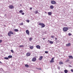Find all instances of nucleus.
Here are the masks:
<instances>
[{"label":"nucleus","mask_w":73,"mask_h":73,"mask_svg":"<svg viewBox=\"0 0 73 73\" xmlns=\"http://www.w3.org/2000/svg\"><path fill=\"white\" fill-rule=\"evenodd\" d=\"M55 40H57V38H55Z\"/></svg>","instance_id":"obj_42"},{"label":"nucleus","mask_w":73,"mask_h":73,"mask_svg":"<svg viewBox=\"0 0 73 73\" xmlns=\"http://www.w3.org/2000/svg\"><path fill=\"white\" fill-rule=\"evenodd\" d=\"M50 8L51 9H52L54 8V7H53V6L51 5L50 6Z\"/></svg>","instance_id":"obj_12"},{"label":"nucleus","mask_w":73,"mask_h":73,"mask_svg":"<svg viewBox=\"0 0 73 73\" xmlns=\"http://www.w3.org/2000/svg\"><path fill=\"white\" fill-rule=\"evenodd\" d=\"M8 58H12V56L11 55H9L8 56Z\"/></svg>","instance_id":"obj_18"},{"label":"nucleus","mask_w":73,"mask_h":73,"mask_svg":"<svg viewBox=\"0 0 73 73\" xmlns=\"http://www.w3.org/2000/svg\"><path fill=\"white\" fill-rule=\"evenodd\" d=\"M26 55L27 57L30 56H31V53L29 52H28L26 54Z\"/></svg>","instance_id":"obj_7"},{"label":"nucleus","mask_w":73,"mask_h":73,"mask_svg":"<svg viewBox=\"0 0 73 73\" xmlns=\"http://www.w3.org/2000/svg\"><path fill=\"white\" fill-rule=\"evenodd\" d=\"M9 9H14V8H15L14 6L12 5H10L9 6Z\"/></svg>","instance_id":"obj_2"},{"label":"nucleus","mask_w":73,"mask_h":73,"mask_svg":"<svg viewBox=\"0 0 73 73\" xmlns=\"http://www.w3.org/2000/svg\"><path fill=\"white\" fill-rule=\"evenodd\" d=\"M14 32H18L19 31V30L18 29H14Z\"/></svg>","instance_id":"obj_17"},{"label":"nucleus","mask_w":73,"mask_h":73,"mask_svg":"<svg viewBox=\"0 0 73 73\" xmlns=\"http://www.w3.org/2000/svg\"><path fill=\"white\" fill-rule=\"evenodd\" d=\"M4 59H6V60H8L9 59L8 57H5Z\"/></svg>","instance_id":"obj_27"},{"label":"nucleus","mask_w":73,"mask_h":73,"mask_svg":"<svg viewBox=\"0 0 73 73\" xmlns=\"http://www.w3.org/2000/svg\"><path fill=\"white\" fill-rule=\"evenodd\" d=\"M27 23H29V20H27Z\"/></svg>","instance_id":"obj_32"},{"label":"nucleus","mask_w":73,"mask_h":73,"mask_svg":"<svg viewBox=\"0 0 73 73\" xmlns=\"http://www.w3.org/2000/svg\"><path fill=\"white\" fill-rule=\"evenodd\" d=\"M68 61H69V60H66V62H68Z\"/></svg>","instance_id":"obj_41"},{"label":"nucleus","mask_w":73,"mask_h":73,"mask_svg":"<svg viewBox=\"0 0 73 73\" xmlns=\"http://www.w3.org/2000/svg\"><path fill=\"white\" fill-rule=\"evenodd\" d=\"M33 48V46H31L30 47V49H32Z\"/></svg>","instance_id":"obj_21"},{"label":"nucleus","mask_w":73,"mask_h":73,"mask_svg":"<svg viewBox=\"0 0 73 73\" xmlns=\"http://www.w3.org/2000/svg\"><path fill=\"white\" fill-rule=\"evenodd\" d=\"M21 15H24V13H21Z\"/></svg>","instance_id":"obj_35"},{"label":"nucleus","mask_w":73,"mask_h":73,"mask_svg":"<svg viewBox=\"0 0 73 73\" xmlns=\"http://www.w3.org/2000/svg\"><path fill=\"white\" fill-rule=\"evenodd\" d=\"M51 37L52 38H54V36L52 35L51 36Z\"/></svg>","instance_id":"obj_30"},{"label":"nucleus","mask_w":73,"mask_h":73,"mask_svg":"<svg viewBox=\"0 0 73 73\" xmlns=\"http://www.w3.org/2000/svg\"><path fill=\"white\" fill-rule=\"evenodd\" d=\"M26 32L27 35H29V31L28 30H26Z\"/></svg>","instance_id":"obj_6"},{"label":"nucleus","mask_w":73,"mask_h":73,"mask_svg":"<svg viewBox=\"0 0 73 73\" xmlns=\"http://www.w3.org/2000/svg\"><path fill=\"white\" fill-rule=\"evenodd\" d=\"M20 47H23L24 46L23 45H20Z\"/></svg>","instance_id":"obj_34"},{"label":"nucleus","mask_w":73,"mask_h":73,"mask_svg":"<svg viewBox=\"0 0 73 73\" xmlns=\"http://www.w3.org/2000/svg\"><path fill=\"white\" fill-rule=\"evenodd\" d=\"M71 72H73V69H71Z\"/></svg>","instance_id":"obj_36"},{"label":"nucleus","mask_w":73,"mask_h":73,"mask_svg":"<svg viewBox=\"0 0 73 73\" xmlns=\"http://www.w3.org/2000/svg\"><path fill=\"white\" fill-rule=\"evenodd\" d=\"M69 67H72V66L71 65H69Z\"/></svg>","instance_id":"obj_43"},{"label":"nucleus","mask_w":73,"mask_h":73,"mask_svg":"<svg viewBox=\"0 0 73 73\" xmlns=\"http://www.w3.org/2000/svg\"><path fill=\"white\" fill-rule=\"evenodd\" d=\"M68 30V28L65 27L63 28V31L64 32H66Z\"/></svg>","instance_id":"obj_4"},{"label":"nucleus","mask_w":73,"mask_h":73,"mask_svg":"<svg viewBox=\"0 0 73 73\" xmlns=\"http://www.w3.org/2000/svg\"><path fill=\"white\" fill-rule=\"evenodd\" d=\"M11 52L13 53H14V52L13 51V50H11Z\"/></svg>","instance_id":"obj_31"},{"label":"nucleus","mask_w":73,"mask_h":73,"mask_svg":"<svg viewBox=\"0 0 73 73\" xmlns=\"http://www.w3.org/2000/svg\"><path fill=\"white\" fill-rule=\"evenodd\" d=\"M25 66L26 68H28L29 67V66L27 64H25Z\"/></svg>","instance_id":"obj_23"},{"label":"nucleus","mask_w":73,"mask_h":73,"mask_svg":"<svg viewBox=\"0 0 73 73\" xmlns=\"http://www.w3.org/2000/svg\"><path fill=\"white\" fill-rule=\"evenodd\" d=\"M68 36H71L72 35V34H71V33H69L68 34Z\"/></svg>","instance_id":"obj_29"},{"label":"nucleus","mask_w":73,"mask_h":73,"mask_svg":"<svg viewBox=\"0 0 73 73\" xmlns=\"http://www.w3.org/2000/svg\"><path fill=\"white\" fill-rule=\"evenodd\" d=\"M64 72L65 73H68V70H64Z\"/></svg>","instance_id":"obj_22"},{"label":"nucleus","mask_w":73,"mask_h":73,"mask_svg":"<svg viewBox=\"0 0 73 73\" xmlns=\"http://www.w3.org/2000/svg\"><path fill=\"white\" fill-rule=\"evenodd\" d=\"M54 60V58H52L51 59V60Z\"/></svg>","instance_id":"obj_40"},{"label":"nucleus","mask_w":73,"mask_h":73,"mask_svg":"<svg viewBox=\"0 0 73 73\" xmlns=\"http://www.w3.org/2000/svg\"><path fill=\"white\" fill-rule=\"evenodd\" d=\"M70 46V43H69L68 44H66V46Z\"/></svg>","instance_id":"obj_10"},{"label":"nucleus","mask_w":73,"mask_h":73,"mask_svg":"<svg viewBox=\"0 0 73 73\" xmlns=\"http://www.w3.org/2000/svg\"><path fill=\"white\" fill-rule=\"evenodd\" d=\"M30 10H32V8L31 7V8H30Z\"/></svg>","instance_id":"obj_38"},{"label":"nucleus","mask_w":73,"mask_h":73,"mask_svg":"<svg viewBox=\"0 0 73 73\" xmlns=\"http://www.w3.org/2000/svg\"><path fill=\"white\" fill-rule=\"evenodd\" d=\"M68 57L69 58V59H73V56H68Z\"/></svg>","instance_id":"obj_11"},{"label":"nucleus","mask_w":73,"mask_h":73,"mask_svg":"<svg viewBox=\"0 0 73 73\" xmlns=\"http://www.w3.org/2000/svg\"><path fill=\"white\" fill-rule=\"evenodd\" d=\"M43 40H45V38H43Z\"/></svg>","instance_id":"obj_44"},{"label":"nucleus","mask_w":73,"mask_h":73,"mask_svg":"<svg viewBox=\"0 0 73 73\" xmlns=\"http://www.w3.org/2000/svg\"><path fill=\"white\" fill-rule=\"evenodd\" d=\"M39 25L41 26V28H44V27H45V25H44V23H40L39 24Z\"/></svg>","instance_id":"obj_3"},{"label":"nucleus","mask_w":73,"mask_h":73,"mask_svg":"<svg viewBox=\"0 0 73 73\" xmlns=\"http://www.w3.org/2000/svg\"><path fill=\"white\" fill-rule=\"evenodd\" d=\"M59 64H60V65H63L64 63L60 61L59 62Z\"/></svg>","instance_id":"obj_14"},{"label":"nucleus","mask_w":73,"mask_h":73,"mask_svg":"<svg viewBox=\"0 0 73 73\" xmlns=\"http://www.w3.org/2000/svg\"><path fill=\"white\" fill-rule=\"evenodd\" d=\"M0 63H1V64H2V63L1 61H0Z\"/></svg>","instance_id":"obj_45"},{"label":"nucleus","mask_w":73,"mask_h":73,"mask_svg":"<svg viewBox=\"0 0 73 73\" xmlns=\"http://www.w3.org/2000/svg\"><path fill=\"white\" fill-rule=\"evenodd\" d=\"M48 15L49 16H51V15H52V12H48Z\"/></svg>","instance_id":"obj_16"},{"label":"nucleus","mask_w":73,"mask_h":73,"mask_svg":"<svg viewBox=\"0 0 73 73\" xmlns=\"http://www.w3.org/2000/svg\"><path fill=\"white\" fill-rule=\"evenodd\" d=\"M45 53H46V54H47L48 53V51H45Z\"/></svg>","instance_id":"obj_33"},{"label":"nucleus","mask_w":73,"mask_h":73,"mask_svg":"<svg viewBox=\"0 0 73 73\" xmlns=\"http://www.w3.org/2000/svg\"><path fill=\"white\" fill-rule=\"evenodd\" d=\"M36 69H38V70H41V68H36Z\"/></svg>","instance_id":"obj_26"},{"label":"nucleus","mask_w":73,"mask_h":73,"mask_svg":"<svg viewBox=\"0 0 73 73\" xmlns=\"http://www.w3.org/2000/svg\"><path fill=\"white\" fill-rule=\"evenodd\" d=\"M32 61L35 62L36 61V58H33L32 59Z\"/></svg>","instance_id":"obj_9"},{"label":"nucleus","mask_w":73,"mask_h":73,"mask_svg":"<svg viewBox=\"0 0 73 73\" xmlns=\"http://www.w3.org/2000/svg\"><path fill=\"white\" fill-rule=\"evenodd\" d=\"M34 13H35V14H37V13H38V12L37 10H36L34 11Z\"/></svg>","instance_id":"obj_15"},{"label":"nucleus","mask_w":73,"mask_h":73,"mask_svg":"<svg viewBox=\"0 0 73 73\" xmlns=\"http://www.w3.org/2000/svg\"><path fill=\"white\" fill-rule=\"evenodd\" d=\"M0 71H1V72H3V71H4V70H3V69L2 68H1L0 69Z\"/></svg>","instance_id":"obj_24"},{"label":"nucleus","mask_w":73,"mask_h":73,"mask_svg":"<svg viewBox=\"0 0 73 73\" xmlns=\"http://www.w3.org/2000/svg\"><path fill=\"white\" fill-rule=\"evenodd\" d=\"M50 62H54V60H51L50 61Z\"/></svg>","instance_id":"obj_25"},{"label":"nucleus","mask_w":73,"mask_h":73,"mask_svg":"<svg viewBox=\"0 0 73 73\" xmlns=\"http://www.w3.org/2000/svg\"><path fill=\"white\" fill-rule=\"evenodd\" d=\"M36 48L37 49H40V46L38 45L36 46Z\"/></svg>","instance_id":"obj_8"},{"label":"nucleus","mask_w":73,"mask_h":73,"mask_svg":"<svg viewBox=\"0 0 73 73\" xmlns=\"http://www.w3.org/2000/svg\"><path fill=\"white\" fill-rule=\"evenodd\" d=\"M29 40L30 41H31L32 40V38H29Z\"/></svg>","instance_id":"obj_28"},{"label":"nucleus","mask_w":73,"mask_h":73,"mask_svg":"<svg viewBox=\"0 0 73 73\" xmlns=\"http://www.w3.org/2000/svg\"><path fill=\"white\" fill-rule=\"evenodd\" d=\"M5 16H6V14H5Z\"/></svg>","instance_id":"obj_46"},{"label":"nucleus","mask_w":73,"mask_h":73,"mask_svg":"<svg viewBox=\"0 0 73 73\" xmlns=\"http://www.w3.org/2000/svg\"><path fill=\"white\" fill-rule=\"evenodd\" d=\"M49 43L50 44H53V42L52 41H50L49 42Z\"/></svg>","instance_id":"obj_19"},{"label":"nucleus","mask_w":73,"mask_h":73,"mask_svg":"<svg viewBox=\"0 0 73 73\" xmlns=\"http://www.w3.org/2000/svg\"><path fill=\"white\" fill-rule=\"evenodd\" d=\"M23 11L22 10H21L19 11V12L20 13H23Z\"/></svg>","instance_id":"obj_20"},{"label":"nucleus","mask_w":73,"mask_h":73,"mask_svg":"<svg viewBox=\"0 0 73 73\" xmlns=\"http://www.w3.org/2000/svg\"><path fill=\"white\" fill-rule=\"evenodd\" d=\"M14 33L13 32L10 31L8 33V35L9 36H11V35H13Z\"/></svg>","instance_id":"obj_1"},{"label":"nucleus","mask_w":73,"mask_h":73,"mask_svg":"<svg viewBox=\"0 0 73 73\" xmlns=\"http://www.w3.org/2000/svg\"><path fill=\"white\" fill-rule=\"evenodd\" d=\"M2 42V40H0V43H1Z\"/></svg>","instance_id":"obj_39"},{"label":"nucleus","mask_w":73,"mask_h":73,"mask_svg":"<svg viewBox=\"0 0 73 73\" xmlns=\"http://www.w3.org/2000/svg\"><path fill=\"white\" fill-rule=\"evenodd\" d=\"M43 58V57L42 56H40V57L39 58V60H42V59Z\"/></svg>","instance_id":"obj_13"},{"label":"nucleus","mask_w":73,"mask_h":73,"mask_svg":"<svg viewBox=\"0 0 73 73\" xmlns=\"http://www.w3.org/2000/svg\"><path fill=\"white\" fill-rule=\"evenodd\" d=\"M51 3L52 4H56V2L55 1H51Z\"/></svg>","instance_id":"obj_5"},{"label":"nucleus","mask_w":73,"mask_h":73,"mask_svg":"<svg viewBox=\"0 0 73 73\" xmlns=\"http://www.w3.org/2000/svg\"><path fill=\"white\" fill-rule=\"evenodd\" d=\"M20 25H23V23H22L21 24H20Z\"/></svg>","instance_id":"obj_37"}]
</instances>
